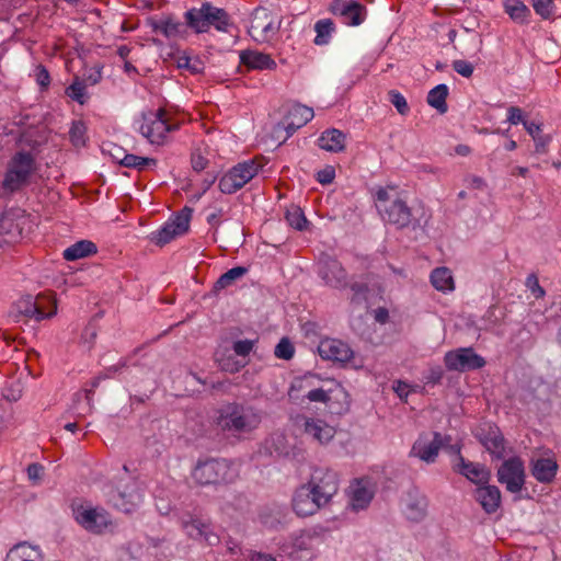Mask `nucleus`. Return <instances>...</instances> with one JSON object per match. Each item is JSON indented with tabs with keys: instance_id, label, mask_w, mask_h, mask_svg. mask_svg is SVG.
I'll return each mask as SVG.
<instances>
[{
	"instance_id": "c03bdc74",
	"label": "nucleus",
	"mask_w": 561,
	"mask_h": 561,
	"mask_svg": "<svg viewBox=\"0 0 561 561\" xmlns=\"http://www.w3.org/2000/svg\"><path fill=\"white\" fill-rule=\"evenodd\" d=\"M85 131L87 127L82 121H73L71 128L69 130V137L71 142L75 146H83Z\"/></svg>"
},
{
	"instance_id": "0eeeda50",
	"label": "nucleus",
	"mask_w": 561,
	"mask_h": 561,
	"mask_svg": "<svg viewBox=\"0 0 561 561\" xmlns=\"http://www.w3.org/2000/svg\"><path fill=\"white\" fill-rule=\"evenodd\" d=\"M192 209L184 207L171 221L167 222L161 229L154 231L150 236V240L163 247L171 242L174 238L184 234L190 229Z\"/></svg>"
},
{
	"instance_id": "13d9d810",
	"label": "nucleus",
	"mask_w": 561,
	"mask_h": 561,
	"mask_svg": "<svg viewBox=\"0 0 561 561\" xmlns=\"http://www.w3.org/2000/svg\"><path fill=\"white\" fill-rule=\"evenodd\" d=\"M253 348V341L240 340L233 343V351L239 356H247Z\"/></svg>"
},
{
	"instance_id": "423d86ee",
	"label": "nucleus",
	"mask_w": 561,
	"mask_h": 561,
	"mask_svg": "<svg viewBox=\"0 0 561 561\" xmlns=\"http://www.w3.org/2000/svg\"><path fill=\"white\" fill-rule=\"evenodd\" d=\"M496 476L497 481L504 484L508 492H520L526 479L524 461L517 456L504 460Z\"/></svg>"
},
{
	"instance_id": "f03ea898",
	"label": "nucleus",
	"mask_w": 561,
	"mask_h": 561,
	"mask_svg": "<svg viewBox=\"0 0 561 561\" xmlns=\"http://www.w3.org/2000/svg\"><path fill=\"white\" fill-rule=\"evenodd\" d=\"M377 209L381 218L397 227L398 229H416L422 226V216H419V209H413L398 197L391 195L387 188H379L376 193Z\"/></svg>"
},
{
	"instance_id": "774afa93",
	"label": "nucleus",
	"mask_w": 561,
	"mask_h": 561,
	"mask_svg": "<svg viewBox=\"0 0 561 561\" xmlns=\"http://www.w3.org/2000/svg\"><path fill=\"white\" fill-rule=\"evenodd\" d=\"M207 160L202 154H194L192 157V167L195 171L199 172L207 165Z\"/></svg>"
},
{
	"instance_id": "2eb2a0df",
	"label": "nucleus",
	"mask_w": 561,
	"mask_h": 561,
	"mask_svg": "<svg viewBox=\"0 0 561 561\" xmlns=\"http://www.w3.org/2000/svg\"><path fill=\"white\" fill-rule=\"evenodd\" d=\"M327 504L308 484L298 488L293 497V510L301 517L314 514Z\"/></svg>"
},
{
	"instance_id": "f3484780",
	"label": "nucleus",
	"mask_w": 561,
	"mask_h": 561,
	"mask_svg": "<svg viewBox=\"0 0 561 561\" xmlns=\"http://www.w3.org/2000/svg\"><path fill=\"white\" fill-rule=\"evenodd\" d=\"M331 12L342 18L343 23L357 26L366 18V7L355 0H333L330 5Z\"/></svg>"
},
{
	"instance_id": "f257e3e1",
	"label": "nucleus",
	"mask_w": 561,
	"mask_h": 561,
	"mask_svg": "<svg viewBox=\"0 0 561 561\" xmlns=\"http://www.w3.org/2000/svg\"><path fill=\"white\" fill-rule=\"evenodd\" d=\"M261 422V410L238 402L222 405L217 411L215 419V424L221 432L230 433L233 436L251 433L259 427Z\"/></svg>"
},
{
	"instance_id": "9b49d317",
	"label": "nucleus",
	"mask_w": 561,
	"mask_h": 561,
	"mask_svg": "<svg viewBox=\"0 0 561 561\" xmlns=\"http://www.w3.org/2000/svg\"><path fill=\"white\" fill-rule=\"evenodd\" d=\"M450 440L449 435H442L438 432L433 433V438L430 439L425 433L420 434L414 442L410 456L416 457L426 463H433L436 460L439 449H442L445 442Z\"/></svg>"
},
{
	"instance_id": "ea45409f",
	"label": "nucleus",
	"mask_w": 561,
	"mask_h": 561,
	"mask_svg": "<svg viewBox=\"0 0 561 561\" xmlns=\"http://www.w3.org/2000/svg\"><path fill=\"white\" fill-rule=\"evenodd\" d=\"M285 218L288 225L296 230L302 231L308 228L309 221L307 220L302 209L298 206H291L288 208Z\"/></svg>"
},
{
	"instance_id": "b1692460",
	"label": "nucleus",
	"mask_w": 561,
	"mask_h": 561,
	"mask_svg": "<svg viewBox=\"0 0 561 561\" xmlns=\"http://www.w3.org/2000/svg\"><path fill=\"white\" fill-rule=\"evenodd\" d=\"M305 433L320 444H327L334 437L335 430L322 420L306 419Z\"/></svg>"
},
{
	"instance_id": "79ce46f5",
	"label": "nucleus",
	"mask_w": 561,
	"mask_h": 561,
	"mask_svg": "<svg viewBox=\"0 0 561 561\" xmlns=\"http://www.w3.org/2000/svg\"><path fill=\"white\" fill-rule=\"evenodd\" d=\"M186 33L185 25L176 21L172 15L163 18L162 35L167 38L183 36Z\"/></svg>"
},
{
	"instance_id": "e433bc0d",
	"label": "nucleus",
	"mask_w": 561,
	"mask_h": 561,
	"mask_svg": "<svg viewBox=\"0 0 561 561\" xmlns=\"http://www.w3.org/2000/svg\"><path fill=\"white\" fill-rule=\"evenodd\" d=\"M314 116L313 110L302 104H295L289 111L286 117L294 121L296 126H305Z\"/></svg>"
},
{
	"instance_id": "1a4fd4ad",
	"label": "nucleus",
	"mask_w": 561,
	"mask_h": 561,
	"mask_svg": "<svg viewBox=\"0 0 561 561\" xmlns=\"http://www.w3.org/2000/svg\"><path fill=\"white\" fill-rule=\"evenodd\" d=\"M144 119L145 123L140 126V133L151 144H162L167 134L178 128L176 124H171L165 118V111L163 108H159L156 113H150L149 116L144 115Z\"/></svg>"
},
{
	"instance_id": "f8f14e48",
	"label": "nucleus",
	"mask_w": 561,
	"mask_h": 561,
	"mask_svg": "<svg viewBox=\"0 0 561 561\" xmlns=\"http://www.w3.org/2000/svg\"><path fill=\"white\" fill-rule=\"evenodd\" d=\"M142 497L141 483L131 479L112 495L111 501L117 510L129 514L140 505Z\"/></svg>"
},
{
	"instance_id": "20e7f679",
	"label": "nucleus",
	"mask_w": 561,
	"mask_h": 561,
	"mask_svg": "<svg viewBox=\"0 0 561 561\" xmlns=\"http://www.w3.org/2000/svg\"><path fill=\"white\" fill-rule=\"evenodd\" d=\"M238 477L237 467L224 458L198 460L192 471L193 480L199 485L232 483Z\"/></svg>"
},
{
	"instance_id": "052dcab7",
	"label": "nucleus",
	"mask_w": 561,
	"mask_h": 561,
	"mask_svg": "<svg viewBox=\"0 0 561 561\" xmlns=\"http://www.w3.org/2000/svg\"><path fill=\"white\" fill-rule=\"evenodd\" d=\"M36 81L43 88H47L50 83L49 72L44 66H38L36 69Z\"/></svg>"
},
{
	"instance_id": "393cba45",
	"label": "nucleus",
	"mask_w": 561,
	"mask_h": 561,
	"mask_svg": "<svg viewBox=\"0 0 561 561\" xmlns=\"http://www.w3.org/2000/svg\"><path fill=\"white\" fill-rule=\"evenodd\" d=\"M240 61L250 69L265 70L276 68V62L270 55L257 50H242L240 53Z\"/></svg>"
},
{
	"instance_id": "9d476101",
	"label": "nucleus",
	"mask_w": 561,
	"mask_h": 561,
	"mask_svg": "<svg viewBox=\"0 0 561 561\" xmlns=\"http://www.w3.org/2000/svg\"><path fill=\"white\" fill-rule=\"evenodd\" d=\"M319 537L310 531H300L293 535L279 548L288 557L298 560H310L313 557L316 543Z\"/></svg>"
},
{
	"instance_id": "37998d69",
	"label": "nucleus",
	"mask_w": 561,
	"mask_h": 561,
	"mask_svg": "<svg viewBox=\"0 0 561 561\" xmlns=\"http://www.w3.org/2000/svg\"><path fill=\"white\" fill-rule=\"evenodd\" d=\"M270 15L266 11L256 12L250 26V33L256 41H265L264 27Z\"/></svg>"
},
{
	"instance_id": "5fc2aeb1",
	"label": "nucleus",
	"mask_w": 561,
	"mask_h": 561,
	"mask_svg": "<svg viewBox=\"0 0 561 561\" xmlns=\"http://www.w3.org/2000/svg\"><path fill=\"white\" fill-rule=\"evenodd\" d=\"M454 70L465 78H470L473 73V66L462 59L455 60L453 62Z\"/></svg>"
},
{
	"instance_id": "680f3d73",
	"label": "nucleus",
	"mask_w": 561,
	"mask_h": 561,
	"mask_svg": "<svg viewBox=\"0 0 561 561\" xmlns=\"http://www.w3.org/2000/svg\"><path fill=\"white\" fill-rule=\"evenodd\" d=\"M277 128H282L286 131V137L285 139H287L288 137H290L296 130H298L299 128H301L300 126H296V123L291 119H289L288 117H284L283 121L277 125Z\"/></svg>"
},
{
	"instance_id": "e2e57ef3",
	"label": "nucleus",
	"mask_w": 561,
	"mask_h": 561,
	"mask_svg": "<svg viewBox=\"0 0 561 561\" xmlns=\"http://www.w3.org/2000/svg\"><path fill=\"white\" fill-rule=\"evenodd\" d=\"M507 121L513 124V125H517L519 123H523L525 122L523 119V113H522V110L517 106H511L508 108V117H507Z\"/></svg>"
},
{
	"instance_id": "ddd939ff",
	"label": "nucleus",
	"mask_w": 561,
	"mask_h": 561,
	"mask_svg": "<svg viewBox=\"0 0 561 561\" xmlns=\"http://www.w3.org/2000/svg\"><path fill=\"white\" fill-rule=\"evenodd\" d=\"M444 363L449 370L457 371L473 370L485 365L484 358L474 353L471 347L447 352Z\"/></svg>"
},
{
	"instance_id": "6e6d98bb",
	"label": "nucleus",
	"mask_w": 561,
	"mask_h": 561,
	"mask_svg": "<svg viewBox=\"0 0 561 561\" xmlns=\"http://www.w3.org/2000/svg\"><path fill=\"white\" fill-rule=\"evenodd\" d=\"M335 178V170L332 165H327L324 169L317 173V181L322 185H328L333 182Z\"/></svg>"
},
{
	"instance_id": "c85d7f7f",
	"label": "nucleus",
	"mask_w": 561,
	"mask_h": 561,
	"mask_svg": "<svg viewBox=\"0 0 561 561\" xmlns=\"http://www.w3.org/2000/svg\"><path fill=\"white\" fill-rule=\"evenodd\" d=\"M261 168L262 164L257 163V161L253 159L237 164L230 171L243 187L249 181H251L257 174Z\"/></svg>"
},
{
	"instance_id": "864d4df0",
	"label": "nucleus",
	"mask_w": 561,
	"mask_h": 561,
	"mask_svg": "<svg viewBox=\"0 0 561 561\" xmlns=\"http://www.w3.org/2000/svg\"><path fill=\"white\" fill-rule=\"evenodd\" d=\"M533 7L542 19H549L553 12L552 0H533Z\"/></svg>"
},
{
	"instance_id": "72a5a7b5",
	"label": "nucleus",
	"mask_w": 561,
	"mask_h": 561,
	"mask_svg": "<svg viewBox=\"0 0 561 561\" xmlns=\"http://www.w3.org/2000/svg\"><path fill=\"white\" fill-rule=\"evenodd\" d=\"M38 551L27 542H20L13 546L7 553L5 561L36 560Z\"/></svg>"
},
{
	"instance_id": "09e8293b",
	"label": "nucleus",
	"mask_w": 561,
	"mask_h": 561,
	"mask_svg": "<svg viewBox=\"0 0 561 561\" xmlns=\"http://www.w3.org/2000/svg\"><path fill=\"white\" fill-rule=\"evenodd\" d=\"M295 353L294 345L287 337H283L278 344L275 346L274 354L277 358L282 359H290L293 358Z\"/></svg>"
},
{
	"instance_id": "58836bf2",
	"label": "nucleus",
	"mask_w": 561,
	"mask_h": 561,
	"mask_svg": "<svg viewBox=\"0 0 561 561\" xmlns=\"http://www.w3.org/2000/svg\"><path fill=\"white\" fill-rule=\"evenodd\" d=\"M119 164L126 168H135L141 171L146 168L154 167L157 164V160L153 158H145L131 153H126L119 160Z\"/></svg>"
},
{
	"instance_id": "69168bd1",
	"label": "nucleus",
	"mask_w": 561,
	"mask_h": 561,
	"mask_svg": "<svg viewBox=\"0 0 561 561\" xmlns=\"http://www.w3.org/2000/svg\"><path fill=\"white\" fill-rule=\"evenodd\" d=\"M527 285L531 288L533 294L537 298H540L545 295V290L540 287L538 278L535 275L528 276Z\"/></svg>"
},
{
	"instance_id": "a878e982",
	"label": "nucleus",
	"mask_w": 561,
	"mask_h": 561,
	"mask_svg": "<svg viewBox=\"0 0 561 561\" xmlns=\"http://www.w3.org/2000/svg\"><path fill=\"white\" fill-rule=\"evenodd\" d=\"M346 135L336 128L324 130L318 139L321 149L329 152H342L345 150Z\"/></svg>"
},
{
	"instance_id": "bb28decb",
	"label": "nucleus",
	"mask_w": 561,
	"mask_h": 561,
	"mask_svg": "<svg viewBox=\"0 0 561 561\" xmlns=\"http://www.w3.org/2000/svg\"><path fill=\"white\" fill-rule=\"evenodd\" d=\"M428 501L425 495L415 493H409V500L407 503V516L410 520L421 522L427 514Z\"/></svg>"
},
{
	"instance_id": "dca6fc26",
	"label": "nucleus",
	"mask_w": 561,
	"mask_h": 561,
	"mask_svg": "<svg viewBox=\"0 0 561 561\" xmlns=\"http://www.w3.org/2000/svg\"><path fill=\"white\" fill-rule=\"evenodd\" d=\"M76 520L88 531L101 534L111 524L108 513L103 508H85L80 506L76 511Z\"/></svg>"
},
{
	"instance_id": "f704fd0d",
	"label": "nucleus",
	"mask_w": 561,
	"mask_h": 561,
	"mask_svg": "<svg viewBox=\"0 0 561 561\" xmlns=\"http://www.w3.org/2000/svg\"><path fill=\"white\" fill-rule=\"evenodd\" d=\"M38 551L27 542H20L13 546L7 553L5 561L36 560Z\"/></svg>"
},
{
	"instance_id": "cd10ccee",
	"label": "nucleus",
	"mask_w": 561,
	"mask_h": 561,
	"mask_svg": "<svg viewBox=\"0 0 561 561\" xmlns=\"http://www.w3.org/2000/svg\"><path fill=\"white\" fill-rule=\"evenodd\" d=\"M98 248L95 243L89 240H81L64 251V259L67 261H76L95 254Z\"/></svg>"
},
{
	"instance_id": "412c9836",
	"label": "nucleus",
	"mask_w": 561,
	"mask_h": 561,
	"mask_svg": "<svg viewBox=\"0 0 561 561\" xmlns=\"http://www.w3.org/2000/svg\"><path fill=\"white\" fill-rule=\"evenodd\" d=\"M558 469L557 460L551 457L533 458L530 461V472L540 483H551L557 476Z\"/></svg>"
},
{
	"instance_id": "0e129e2a",
	"label": "nucleus",
	"mask_w": 561,
	"mask_h": 561,
	"mask_svg": "<svg viewBox=\"0 0 561 561\" xmlns=\"http://www.w3.org/2000/svg\"><path fill=\"white\" fill-rule=\"evenodd\" d=\"M536 144V152L545 153L547 152V147L551 140V137L548 135H539L536 138H534Z\"/></svg>"
},
{
	"instance_id": "6e6552de",
	"label": "nucleus",
	"mask_w": 561,
	"mask_h": 561,
	"mask_svg": "<svg viewBox=\"0 0 561 561\" xmlns=\"http://www.w3.org/2000/svg\"><path fill=\"white\" fill-rule=\"evenodd\" d=\"M16 309L19 313L27 318H34L36 321H41L56 314L57 305L56 299L53 296L43 295L37 296L36 298L27 296L16 304Z\"/></svg>"
},
{
	"instance_id": "7ed1b4c3",
	"label": "nucleus",
	"mask_w": 561,
	"mask_h": 561,
	"mask_svg": "<svg viewBox=\"0 0 561 561\" xmlns=\"http://www.w3.org/2000/svg\"><path fill=\"white\" fill-rule=\"evenodd\" d=\"M36 170V161L31 152L18 151L7 165L4 178L0 187V196L11 195L31 182Z\"/></svg>"
},
{
	"instance_id": "6ab92c4d",
	"label": "nucleus",
	"mask_w": 561,
	"mask_h": 561,
	"mask_svg": "<svg viewBox=\"0 0 561 561\" xmlns=\"http://www.w3.org/2000/svg\"><path fill=\"white\" fill-rule=\"evenodd\" d=\"M318 352L322 359L341 364L350 362L354 356L350 345L336 339L322 340L318 346Z\"/></svg>"
},
{
	"instance_id": "4d7b16f0",
	"label": "nucleus",
	"mask_w": 561,
	"mask_h": 561,
	"mask_svg": "<svg viewBox=\"0 0 561 561\" xmlns=\"http://www.w3.org/2000/svg\"><path fill=\"white\" fill-rule=\"evenodd\" d=\"M27 477L33 483H38L44 473V467L37 462L27 466Z\"/></svg>"
},
{
	"instance_id": "4c0bfd02",
	"label": "nucleus",
	"mask_w": 561,
	"mask_h": 561,
	"mask_svg": "<svg viewBox=\"0 0 561 561\" xmlns=\"http://www.w3.org/2000/svg\"><path fill=\"white\" fill-rule=\"evenodd\" d=\"M504 8L511 19L517 23H524L530 13L529 9L519 0H506Z\"/></svg>"
},
{
	"instance_id": "2f4dec72",
	"label": "nucleus",
	"mask_w": 561,
	"mask_h": 561,
	"mask_svg": "<svg viewBox=\"0 0 561 561\" xmlns=\"http://www.w3.org/2000/svg\"><path fill=\"white\" fill-rule=\"evenodd\" d=\"M186 528L190 536L203 538L208 546H215L219 542V537L209 529L208 525L199 520H192L186 525Z\"/></svg>"
},
{
	"instance_id": "a211bd4d",
	"label": "nucleus",
	"mask_w": 561,
	"mask_h": 561,
	"mask_svg": "<svg viewBox=\"0 0 561 561\" xmlns=\"http://www.w3.org/2000/svg\"><path fill=\"white\" fill-rule=\"evenodd\" d=\"M319 275L327 285L334 288L346 287V271L341 263L329 255L322 256L319 262Z\"/></svg>"
},
{
	"instance_id": "c9c22d12",
	"label": "nucleus",
	"mask_w": 561,
	"mask_h": 561,
	"mask_svg": "<svg viewBox=\"0 0 561 561\" xmlns=\"http://www.w3.org/2000/svg\"><path fill=\"white\" fill-rule=\"evenodd\" d=\"M432 285L440 291L453 290L455 288L453 275L447 267H437L431 274Z\"/></svg>"
},
{
	"instance_id": "8fccbe9b",
	"label": "nucleus",
	"mask_w": 561,
	"mask_h": 561,
	"mask_svg": "<svg viewBox=\"0 0 561 561\" xmlns=\"http://www.w3.org/2000/svg\"><path fill=\"white\" fill-rule=\"evenodd\" d=\"M389 101L397 108L398 113L401 115H407L410 111L408 102L405 98L397 90H390L388 92Z\"/></svg>"
},
{
	"instance_id": "473e14b6",
	"label": "nucleus",
	"mask_w": 561,
	"mask_h": 561,
	"mask_svg": "<svg viewBox=\"0 0 561 561\" xmlns=\"http://www.w3.org/2000/svg\"><path fill=\"white\" fill-rule=\"evenodd\" d=\"M448 96V87L446 84H438L433 88L427 94V103L438 113L445 114L448 110L446 99Z\"/></svg>"
},
{
	"instance_id": "aec40b11",
	"label": "nucleus",
	"mask_w": 561,
	"mask_h": 561,
	"mask_svg": "<svg viewBox=\"0 0 561 561\" xmlns=\"http://www.w3.org/2000/svg\"><path fill=\"white\" fill-rule=\"evenodd\" d=\"M477 437L493 458L504 457L505 439L497 426L489 425L488 428H481Z\"/></svg>"
},
{
	"instance_id": "338daca9",
	"label": "nucleus",
	"mask_w": 561,
	"mask_h": 561,
	"mask_svg": "<svg viewBox=\"0 0 561 561\" xmlns=\"http://www.w3.org/2000/svg\"><path fill=\"white\" fill-rule=\"evenodd\" d=\"M96 335H98V331H96L95 325H93V324L89 323V324L84 328V330H83V332H82L81 337H82V340H83L85 343H92V342L95 340Z\"/></svg>"
},
{
	"instance_id": "3c124183",
	"label": "nucleus",
	"mask_w": 561,
	"mask_h": 561,
	"mask_svg": "<svg viewBox=\"0 0 561 561\" xmlns=\"http://www.w3.org/2000/svg\"><path fill=\"white\" fill-rule=\"evenodd\" d=\"M351 290L353 291V295L351 297L352 304L362 305L367 300V294L369 291L367 284L353 283L351 285Z\"/></svg>"
},
{
	"instance_id": "a19ab883",
	"label": "nucleus",
	"mask_w": 561,
	"mask_h": 561,
	"mask_svg": "<svg viewBox=\"0 0 561 561\" xmlns=\"http://www.w3.org/2000/svg\"><path fill=\"white\" fill-rule=\"evenodd\" d=\"M334 23L330 19L319 20L314 25L317 36L314 38L316 45H325L329 43L330 36L334 31Z\"/></svg>"
},
{
	"instance_id": "49530a36",
	"label": "nucleus",
	"mask_w": 561,
	"mask_h": 561,
	"mask_svg": "<svg viewBox=\"0 0 561 561\" xmlns=\"http://www.w3.org/2000/svg\"><path fill=\"white\" fill-rule=\"evenodd\" d=\"M218 186L224 194H232L242 188V185L238 182L236 176L232 175L231 171H229L219 180Z\"/></svg>"
},
{
	"instance_id": "39448f33",
	"label": "nucleus",
	"mask_w": 561,
	"mask_h": 561,
	"mask_svg": "<svg viewBox=\"0 0 561 561\" xmlns=\"http://www.w3.org/2000/svg\"><path fill=\"white\" fill-rule=\"evenodd\" d=\"M186 25L196 33L208 32L214 26L219 32H229L232 25L229 14L210 2L202 3L201 8H193L185 13Z\"/></svg>"
},
{
	"instance_id": "4468645a",
	"label": "nucleus",
	"mask_w": 561,
	"mask_h": 561,
	"mask_svg": "<svg viewBox=\"0 0 561 561\" xmlns=\"http://www.w3.org/2000/svg\"><path fill=\"white\" fill-rule=\"evenodd\" d=\"M307 484L320 495V499L329 503L339 489L337 474L327 468H316Z\"/></svg>"
},
{
	"instance_id": "603ef678",
	"label": "nucleus",
	"mask_w": 561,
	"mask_h": 561,
	"mask_svg": "<svg viewBox=\"0 0 561 561\" xmlns=\"http://www.w3.org/2000/svg\"><path fill=\"white\" fill-rule=\"evenodd\" d=\"M333 393L332 389H323V388H317L308 391L306 394V398L311 402H321V403H329L331 401V394Z\"/></svg>"
},
{
	"instance_id": "c756f323",
	"label": "nucleus",
	"mask_w": 561,
	"mask_h": 561,
	"mask_svg": "<svg viewBox=\"0 0 561 561\" xmlns=\"http://www.w3.org/2000/svg\"><path fill=\"white\" fill-rule=\"evenodd\" d=\"M248 270L243 266H236L224 273L213 285L210 295L217 296L221 290L230 287L237 279L247 274Z\"/></svg>"
},
{
	"instance_id": "4be33fe9",
	"label": "nucleus",
	"mask_w": 561,
	"mask_h": 561,
	"mask_svg": "<svg viewBox=\"0 0 561 561\" xmlns=\"http://www.w3.org/2000/svg\"><path fill=\"white\" fill-rule=\"evenodd\" d=\"M454 469L480 486L489 483L491 479V472L489 469L482 465L467 461L462 456L459 457V462L454 467Z\"/></svg>"
},
{
	"instance_id": "7c9ffc66",
	"label": "nucleus",
	"mask_w": 561,
	"mask_h": 561,
	"mask_svg": "<svg viewBox=\"0 0 561 561\" xmlns=\"http://www.w3.org/2000/svg\"><path fill=\"white\" fill-rule=\"evenodd\" d=\"M373 492L362 482L356 481L351 485V500L354 508H364L373 500Z\"/></svg>"
},
{
	"instance_id": "5701e85b",
	"label": "nucleus",
	"mask_w": 561,
	"mask_h": 561,
	"mask_svg": "<svg viewBox=\"0 0 561 561\" xmlns=\"http://www.w3.org/2000/svg\"><path fill=\"white\" fill-rule=\"evenodd\" d=\"M474 499L486 514H493L501 505V491L495 485L482 484L476 489Z\"/></svg>"
},
{
	"instance_id": "de8ad7c7",
	"label": "nucleus",
	"mask_w": 561,
	"mask_h": 561,
	"mask_svg": "<svg viewBox=\"0 0 561 561\" xmlns=\"http://www.w3.org/2000/svg\"><path fill=\"white\" fill-rule=\"evenodd\" d=\"M85 87L87 84L83 81L77 79L67 88V95L78 103L83 104L85 102Z\"/></svg>"
},
{
	"instance_id": "a18cd8bd",
	"label": "nucleus",
	"mask_w": 561,
	"mask_h": 561,
	"mask_svg": "<svg viewBox=\"0 0 561 561\" xmlns=\"http://www.w3.org/2000/svg\"><path fill=\"white\" fill-rule=\"evenodd\" d=\"M178 67L181 69H187L191 73H202L204 70V64L198 58H191L188 56H182L178 59Z\"/></svg>"
},
{
	"instance_id": "bf43d9fd",
	"label": "nucleus",
	"mask_w": 561,
	"mask_h": 561,
	"mask_svg": "<svg viewBox=\"0 0 561 561\" xmlns=\"http://www.w3.org/2000/svg\"><path fill=\"white\" fill-rule=\"evenodd\" d=\"M444 377V369L440 366H434L428 369V374L425 376L426 383L437 385L440 383Z\"/></svg>"
}]
</instances>
